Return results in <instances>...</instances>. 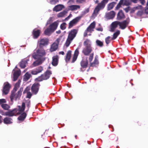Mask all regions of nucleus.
Returning a JSON list of instances; mask_svg holds the SVG:
<instances>
[{
  "label": "nucleus",
  "instance_id": "obj_1",
  "mask_svg": "<svg viewBox=\"0 0 148 148\" xmlns=\"http://www.w3.org/2000/svg\"><path fill=\"white\" fill-rule=\"evenodd\" d=\"M21 82V81L20 80L18 81V82L15 84L13 90L11 92V94L10 97L11 101H12L14 99H15V100H16L18 98L20 97L22 95V92L23 90V88H21L16 93V92L19 87Z\"/></svg>",
  "mask_w": 148,
  "mask_h": 148
},
{
  "label": "nucleus",
  "instance_id": "obj_2",
  "mask_svg": "<svg viewBox=\"0 0 148 148\" xmlns=\"http://www.w3.org/2000/svg\"><path fill=\"white\" fill-rule=\"evenodd\" d=\"M78 31V29H73L68 32L67 38L64 44L66 47H68L76 36Z\"/></svg>",
  "mask_w": 148,
  "mask_h": 148
},
{
  "label": "nucleus",
  "instance_id": "obj_3",
  "mask_svg": "<svg viewBox=\"0 0 148 148\" xmlns=\"http://www.w3.org/2000/svg\"><path fill=\"white\" fill-rule=\"evenodd\" d=\"M108 1L109 0H103L100 3H98L94 10L92 16H97L100 10L105 8L106 4L108 3Z\"/></svg>",
  "mask_w": 148,
  "mask_h": 148
},
{
  "label": "nucleus",
  "instance_id": "obj_4",
  "mask_svg": "<svg viewBox=\"0 0 148 148\" xmlns=\"http://www.w3.org/2000/svg\"><path fill=\"white\" fill-rule=\"evenodd\" d=\"M46 55L45 50L42 48H39L35 50L32 54V57L34 59L42 58Z\"/></svg>",
  "mask_w": 148,
  "mask_h": 148
},
{
  "label": "nucleus",
  "instance_id": "obj_5",
  "mask_svg": "<svg viewBox=\"0 0 148 148\" xmlns=\"http://www.w3.org/2000/svg\"><path fill=\"white\" fill-rule=\"evenodd\" d=\"M92 46H88L84 48L82 51V53L85 56H88L89 55V60L90 62H91L94 57V53L90 54L92 51Z\"/></svg>",
  "mask_w": 148,
  "mask_h": 148
},
{
  "label": "nucleus",
  "instance_id": "obj_6",
  "mask_svg": "<svg viewBox=\"0 0 148 148\" xmlns=\"http://www.w3.org/2000/svg\"><path fill=\"white\" fill-rule=\"evenodd\" d=\"M51 74V71L47 70L44 74L36 78L35 80L38 82H41L43 80H46L49 78Z\"/></svg>",
  "mask_w": 148,
  "mask_h": 148
},
{
  "label": "nucleus",
  "instance_id": "obj_7",
  "mask_svg": "<svg viewBox=\"0 0 148 148\" xmlns=\"http://www.w3.org/2000/svg\"><path fill=\"white\" fill-rule=\"evenodd\" d=\"M82 16H79L71 21L69 24L68 28L70 29L75 25L80 20Z\"/></svg>",
  "mask_w": 148,
  "mask_h": 148
},
{
  "label": "nucleus",
  "instance_id": "obj_8",
  "mask_svg": "<svg viewBox=\"0 0 148 148\" xmlns=\"http://www.w3.org/2000/svg\"><path fill=\"white\" fill-rule=\"evenodd\" d=\"M17 111L18 110L17 108H14L12 110H10L5 112H4L3 111H2L3 112V114H2V115L8 116L9 117L13 116L16 115L15 114H16Z\"/></svg>",
  "mask_w": 148,
  "mask_h": 148
},
{
  "label": "nucleus",
  "instance_id": "obj_9",
  "mask_svg": "<svg viewBox=\"0 0 148 148\" xmlns=\"http://www.w3.org/2000/svg\"><path fill=\"white\" fill-rule=\"evenodd\" d=\"M40 86L39 83H34L32 85L31 90L33 94L36 95L38 93Z\"/></svg>",
  "mask_w": 148,
  "mask_h": 148
},
{
  "label": "nucleus",
  "instance_id": "obj_10",
  "mask_svg": "<svg viewBox=\"0 0 148 148\" xmlns=\"http://www.w3.org/2000/svg\"><path fill=\"white\" fill-rule=\"evenodd\" d=\"M10 87L11 85L8 82H6L5 83L2 90L3 94L7 95L9 92Z\"/></svg>",
  "mask_w": 148,
  "mask_h": 148
},
{
  "label": "nucleus",
  "instance_id": "obj_11",
  "mask_svg": "<svg viewBox=\"0 0 148 148\" xmlns=\"http://www.w3.org/2000/svg\"><path fill=\"white\" fill-rule=\"evenodd\" d=\"M60 40V38H57L55 42L51 45L50 49L51 51H55L57 49Z\"/></svg>",
  "mask_w": 148,
  "mask_h": 148
},
{
  "label": "nucleus",
  "instance_id": "obj_12",
  "mask_svg": "<svg viewBox=\"0 0 148 148\" xmlns=\"http://www.w3.org/2000/svg\"><path fill=\"white\" fill-rule=\"evenodd\" d=\"M81 67L80 68L81 71L83 72L85 69H84L86 68L88 66V62L87 59L86 60L82 59L80 62Z\"/></svg>",
  "mask_w": 148,
  "mask_h": 148
},
{
  "label": "nucleus",
  "instance_id": "obj_13",
  "mask_svg": "<svg viewBox=\"0 0 148 148\" xmlns=\"http://www.w3.org/2000/svg\"><path fill=\"white\" fill-rule=\"evenodd\" d=\"M49 40L47 38L40 39L38 41L39 46L41 47L47 45L48 43Z\"/></svg>",
  "mask_w": 148,
  "mask_h": 148
},
{
  "label": "nucleus",
  "instance_id": "obj_14",
  "mask_svg": "<svg viewBox=\"0 0 148 148\" xmlns=\"http://www.w3.org/2000/svg\"><path fill=\"white\" fill-rule=\"evenodd\" d=\"M38 60L34 62L33 63L34 66H36L41 64L45 60V58H42L37 59Z\"/></svg>",
  "mask_w": 148,
  "mask_h": 148
},
{
  "label": "nucleus",
  "instance_id": "obj_15",
  "mask_svg": "<svg viewBox=\"0 0 148 148\" xmlns=\"http://www.w3.org/2000/svg\"><path fill=\"white\" fill-rule=\"evenodd\" d=\"M129 23V22L127 20L120 22L119 23L120 28L122 29H124L127 27Z\"/></svg>",
  "mask_w": 148,
  "mask_h": 148
},
{
  "label": "nucleus",
  "instance_id": "obj_16",
  "mask_svg": "<svg viewBox=\"0 0 148 148\" xmlns=\"http://www.w3.org/2000/svg\"><path fill=\"white\" fill-rule=\"evenodd\" d=\"M40 31L39 29H34L32 32L33 37L34 39L37 38L40 36Z\"/></svg>",
  "mask_w": 148,
  "mask_h": 148
},
{
  "label": "nucleus",
  "instance_id": "obj_17",
  "mask_svg": "<svg viewBox=\"0 0 148 148\" xmlns=\"http://www.w3.org/2000/svg\"><path fill=\"white\" fill-rule=\"evenodd\" d=\"M119 23L120 21H115L112 22L111 25L110 31L114 32L118 26H119Z\"/></svg>",
  "mask_w": 148,
  "mask_h": 148
},
{
  "label": "nucleus",
  "instance_id": "obj_18",
  "mask_svg": "<svg viewBox=\"0 0 148 148\" xmlns=\"http://www.w3.org/2000/svg\"><path fill=\"white\" fill-rule=\"evenodd\" d=\"M58 25V23L57 21H55L50 24L49 27L53 32L57 28Z\"/></svg>",
  "mask_w": 148,
  "mask_h": 148
},
{
  "label": "nucleus",
  "instance_id": "obj_19",
  "mask_svg": "<svg viewBox=\"0 0 148 148\" xmlns=\"http://www.w3.org/2000/svg\"><path fill=\"white\" fill-rule=\"evenodd\" d=\"M80 7L79 5H72L68 6L67 7L68 11L71 10L73 11L79 9Z\"/></svg>",
  "mask_w": 148,
  "mask_h": 148
},
{
  "label": "nucleus",
  "instance_id": "obj_20",
  "mask_svg": "<svg viewBox=\"0 0 148 148\" xmlns=\"http://www.w3.org/2000/svg\"><path fill=\"white\" fill-rule=\"evenodd\" d=\"M98 56L96 55L95 56L94 60L93 62H90V66L91 67H96L98 65L99 62L97 59Z\"/></svg>",
  "mask_w": 148,
  "mask_h": 148
},
{
  "label": "nucleus",
  "instance_id": "obj_21",
  "mask_svg": "<svg viewBox=\"0 0 148 148\" xmlns=\"http://www.w3.org/2000/svg\"><path fill=\"white\" fill-rule=\"evenodd\" d=\"M18 108L17 110L19 112H17L16 114L17 115H19L24 111L25 108V103L24 102L22 103L21 107L20 106H18Z\"/></svg>",
  "mask_w": 148,
  "mask_h": 148
},
{
  "label": "nucleus",
  "instance_id": "obj_22",
  "mask_svg": "<svg viewBox=\"0 0 148 148\" xmlns=\"http://www.w3.org/2000/svg\"><path fill=\"white\" fill-rule=\"evenodd\" d=\"M125 18V16L122 10H120L117 14V19L121 20Z\"/></svg>",
  "mask_w": 148,
  "mask_h": 148
},
{
  "label": "nucleus",
  "instance_id": "obj_23",
  "mask_svg": "<svg viewBox=\"0 0 148 148\" xmlns=\"http://www.w3.org/2000/svg\"><path fill=\"white\" fill-rule=\"evenodd\" d=\"M28 60L23 59L19 63L20 67L22 69L25 68L26 66V65L27 64Z\"/></svg>",
  "mask_w": 148,
  "mask_h": 148
},
{
  "label": "nucleus",
  "instance_id": "obj_24",
  "mask_svg": "<svg viewBox=\"0 0 148 148\" xmlns=\"http://www.w3.org/2000/svg\"><path fill=\"white\" fill-rule=\"evenodd\" d=\"M64 6L61 4H59L56 5L53 9V11L56 12L61 11L64 8Z\"/></svg>",
  "mask_w": 148,
  "mask_h": 148
},
{
  "label": "nucleus",
  "instance_id": "obj_25",
  "mask_svg": "<svg viewBox=\"0 0 148 148\" xmlns=\"http://www.w3.org/2000/svg\"><path fill=\"white\" fill-rule=\"evenodd\" d=\"M21 74L20 70H17L15 71L13 74V81H15L20 76Z\"/></svg>",
  "mask_w": 148,
  "mask_h": 148
},
{
  "label": "nucleus",
  "instance_id": "obj_26",
  "mask_svg": "<svg viewBox=\"0 0 148 148\" xmlns=\"http://www.w3.org/2000/svg\"><path fill=\"white\" fill-rule=\"evenodd\" d=\"M12 118L9 117H6L3 120V122L4 124H9L12 123Z\"/></svg>",
  "mask_w": 148,
  "mask_h": 148
},
{
  "label": "nucleus",
  "instance_id": "obj_27",
  "mask_svg": "<svg viewBox=\"0 0 148 148\" xmlns=\"http://www.w3.org/2000/svg\"><path fill=\"white\" fill-rule=\"evenodd\" d=\"M58 57L57 56H54L52 58V64L53 66H56L58 64Z\"/></svg>",
  "mask_w": 148,
  "mask_h": 148
},
{
  "label": "nucleus",
  "instance_id": "obj_28",
  "mask_svg": "<svg viewBox=\"0 0 148 148\" xmlns=\"http://www.w3.org/2000/svg\"><path fill=\"white\" fill-rule=\"evenodd\" d=\"M115 13L113 11H112L106 14V16L109 19H112L115 16Z\"/></svg>",
  "mask_w": 148,
  "mask_h": 148
},
{
  "label": "nucleus",
  "instance_id": "obj_29",
  "mask_svg": "<svg viewBox=\"0 0 148 148\" xmlns=\"http://www.w3.org/2000/svg\"><path fill=\"white\" fill-rule=\"evenodd\" d=\"M27 116V114L25 112H24L21 114V115L18 118V119L19 121H23Z\"/></svg>",
  "mask_w": 148,
  "mask_h": 148
},
{
  "label": "nucleus",
  "instance_id": "obj_30",
  "mask_svg": "<svg viewBox=\"0 0 148 148\" xmlns=\"http://www.w3.org/2000/svg\"><path fill=\"white\" fill-rule=\"evenodd\" d=\"M71 51L69 50L68 51L66 54L65 58V61L67 62H68L70 59L71 57Z\"/></svg>",
  "mask_w": 148,
  "mask_h": 148
},
{
  "label": "nucleus",
  "instance_id": "obj_31",
  "mask_svg": "<svg viewBox=\"0 0 148 148\" xmlns=\"http://www.w3.org/2000/svg\"><path fill=\"white\" fill-rule=\"evenodd\" d=\"M53 32L49 27H48L45 30L44 34L46 35L49 36Z\"/></svg>",
  "mask_w": 148,
  "mask_h": 148
},
{
  "label": "nucleus",
  "instance_id": "obj_32",
  "mask_svg": "<svg viewBox=\"0 0 148 148\" xmlns=\"http://www.w3.org/2000/svg\"><path fill=\"white\" fill-rule=\"evenodd\" d=\"M31 77V74L28 72H27L24 76L23 81L25 82L27 81Z\"/></svg>",
  "mask_w": 148,
  "mask_h": 148
},
{
  "label": "nucleus",
  "instance_id": "obj_33",
  "mask_svg": "<svg viewBox=\"0 0 148 148\" xmlns=\"http://www.w3.org/2000/svg\"><path fill=\"white\" fill-rule=\"evenodd\" d=\"M116 3L114 2L110 3L108 5V10H110L112 9L116 4Z\"/></svg>",
  "mask_w": 148,
  "mask_h": 148
},
{
  "label": "nucleus",
  "instance_id": "obj_34",
  "mask_svg": "<svg viewBox=\"0 0 148 148\" xmlns=\"http://www.w3.org/2000/svg\"><path fill=\"white\" fill-rule=\"evenodd\" d=\"M84 45L85 47L88 46H91L90 44V42L89 40L87 39L84 42Z\"/></svg>",
  "mask_w": 148,
  "mask_h": 148
},
{
  "label": "nucleus",
  "instance_id": "obj_35",
  "mask_svg": "<svg viewBox=\"0 0 148 148\" xmlns=\"http://www.w3.org/2000/svg\"><path fill=\"white\" fill-rule=\"evenodd\" d=\"M67 13V12L65 10H64L59 13L57 15V16L58 18L62 17L64 16Z\"/></svg>",
  "mask_w": 148,
  "mask_h": 148
},
{
  "label": "nucleus",
  "instance_id": "obj_36",
  "mask_svg": "<svg viewBox=\"0 0 148 148\" xmlns=\"http://www.w3.org/2000/svg\"><path fill=\"white\" fill-rule=\"evenodd\" d=\"M120 32L119 30H118L117 31L114 33L113 36V37L111 38L112 40H114L116 39L117 37L120 34Z\"/></svg>",
  "mask_w": 148,
  "mask_h": 148
},
{
  "label": "nucleus",
  "instance_id": "obj_37",
  "mask_svg": "<svg viewBox=\"0 0 148 148\" xmlns=\"http://www.w3.org/2000/svg\"><path fill=\"white\" fill-rule=\"evenodd\" d=\"M27 91V90L26 88L23 91V93L24 94L27 92V95L26 96V98L30 99L31 98L32 95L31 92L29 91Z\"/></svg>",
  "mask_w": 148,
  "mask_h": 148
},
{
  "label": "nucleus",
  "instance_id": "obj_38",
  "mask_svg": "<svg viewBox=\"0 0 148 148\" xmlns=\"http://www.w3.org/2000/svg\"><path fill=\"white\" fill-rule=\"evenodd\" d=\"M2 108L4 110H8L10 108V106L7 104H2L1 105Z\"/></svg>",
  "mask_w": 148,
  "mask_h": 148
},
{
  "label": "nucleus",
  "instance_id": "obj_39",
  "mask_svg": "<svg viewBox=\"0 0 148 148\" xmlns=\"http://www.w3.org/2000/svg\"><path fill=\"white\" fill-rule=\"evenodd\" d=\"M96 43L97 46H99L100 47H103V42L98 40H96Z\"/></svg>",
  "mask_w": 148,
  "mask_h": 148
},
{
  "label": "nucleus",
  "instance_id": "obj_40",
  "mask_svg": "<svg viewBox=\"0 0 148 148\" xmlns=\"http://www.w3.org/2000/svg\"><path fill=\"white\" fill-rule=\"evenodd\" d=\"M38 73H40L42 72L43 70V67L42 66H39L36 68V69Z\"/></svg>",
  "mask_w": 148,
  "mask_h": 148
},
{
  "label": "nucleus",
  "instance_id": "obj_41",
  "mask_svg": "<svg viewBox=\"0 0 148 148\" xmlns=\"http://www.w3.org/2000/svg\"><path fill=\"white\" fill-rule=\"evenodd\" d=\"M112 40L110 36H108L105 38V42L107 45H108Z\"/></svg>",
  "mask_w": 148,
  "mask_h": 148
},
{
  "label": "nucleus",
  "instance_id": "obj_42",
  "mask_svg": "<svg viewBox=\"0 0 148 148\" xmlns=\"http://www.w3.org/2000/svg\"><path fill=\"white\" fill-rule=\"evenodd\" d=\"M123 0H121L118 4L117 5L116 7V9L117 10L119 9L121 7V5L123 4Z\"/></svg>",
  "mask_w": 148,
  "mask_h": 148
},
{
  "label": "nucleus",
  "instance_id": "obj_43",
  "mask_svg": "<svg viewBox=\"0 0 148 148\" xmlns=\"http://www.w3.org/2000/svg\"><path fill=\"white\" fill-rule=\"evenodd\" d=\"M124 1V4L126 6L130 5L131 4V2L130 0H123Z\"/></svg>",
  "mask_w": 148,
  "mask_h": 148
},
{
  "label": "nucleus",
  "instance_id": "obj_44",
  "mask_svg": "<svg viewBox=\"0 0 148 148\" xmlns=\"http://www.w3.org/2000/svg\"><path fill=\"white\" fill-rule=\"evenodd\" d=\"M66 23H63L61 24L60 25V29L62 30L65 29L66 28Z\"/></svg>",
  "mask_w": 148,
  "mask_h": 148
},
{
  "label": "nucleus",
  "instance_id": "obj_45",
  "mask_svg": "<svg viewBox=\"0 0 148 148\" xmlns=\"http://www.w3.org/2000/svg\"><path fill=\"white\" fill-rule=\"evenodd\" d=\"M96 23L95 21H93L89 25V27H90L93 29L95 28Z\"/></svg>",
  "mask_w": 148,
  "mask_h": 148
},
{
  "label": "nucleus",
  "instance_id": "obj_46",
  "mask_svg": "<svg viewBox=\"0 0 148 148\" xmlns=\"http://www.w3.org/2000/svg\"><path fill=\"white\" fill-rule=\"evenodd\" d=\"M59 2L58 0H51L50 1V3L51 4H55Z\"/></svg>",
  "mask_w": 148,
  "mask_h": 148
},
{
  "label": "nucleus",
  "instance_id": "obj_47",
  "mask_svg": "<svg viewBox=\"0 0 148 148\" xmlns=\"http://www.w3.org/2000/svg\"><path fill=\"white\" fill-rule=\"evenodd\" d=\"M89 8H88L85 9L82 12V13L83 14H85L88 13L89 11Z\"/></svg>",
  "mask_w": 148,
  "mask_h": 148
},
{
  "label": "nucleus",
  "instance_id": "obj_48",
  "mask_svg": "<svg viewBox=\"0 0 148 148\" xmlns=\"http://www.w3.org/2000/svg\"><path fill=\"white\" fill-rule=\"evenodd\" d=\"M77 56L73 55V58H72V61H71L72 63L74 62L76 60Z\"/></svg>",
  "mask_w": 148,
  "mask_h": 148
},
{
  "label": "nucleus",
  "instance_id": "obj_49",
  "mask_svg": "<svg viewBox=\"0 0 148 148\" xmlns=\"http://www.w3.org/2000/svg\"><path fill=\"white\" fill-rule=\"evenodd\" d=\"M86 30L88 32H90V33H91L94 31L93 29H92V28H91L90 27H89V26L87 27Z\"/></svg>",
  "mask_w": 148,
  "mask_h": 148
},
{
  "label": "nucleus",
  "instance_id": "obj_50",
  "mask_svg": "<svg viewBox=\"0 0 148 148\" xmlns=\"http://www.w3.org/2000/svg\"><path fill=\"white\" fill-rule=\"evenodd\" d=\"M86 2V0H76V2L77 3H82Z\"/></svg>",
  "mask_w": 148,
  "mask_h": 148
},
{
  "label": "nucleus",
  "instance_id": "obj_51",
  "mask_svg": "<svg viewBox=\"0 0 148 148\" xmlns=\"http://www.w3.org/2000/svg\"><path fill=\"white\" fill-rule=\"evenodd\" d=\"M6 100L5 99H0V104L1 105L2 104H3V103H6Z\"/></svg>",
  "mask_w": 148,
  "mask_h": 148
},
{
  "label": "nucleus",
  "instance_id": "obj_52",
  "mask_svg": "<svg viewBox=\"0 0 148 148\" xmlns=\"http://www.w3.org/2000/svg\"><path fill=\"white\" fill-rule=\"evenodd\" d=\"M79 49L77 48L75 50V53L74 55H75V56H78L79 54Z\"/></svg>",
  "mask_w": 148,
  "mask_h": 148
},
{
  "label": "nucleus",
  "instance_id": "obj_53",
  "mask_svg": "<svg viewBox=\"0 0 148 148\" xmlns=\"http://www.w3.org/2000/svg\"><path fill=\"white\" fill-rule=\"evenodd\" d=\"M27 106L28 107V109L30 107V100H28L26 102Z\"/></svg>",
  "mask_w": 148,
  "mask_h": 148
},
{
  "label": "nucleus",
  "instance_id": "obj_54",
  "mask_svg": "<svg viewBox=\"0 0 148 148\" xmlns=\"http://www.w3.org/2000/svg\"><path fill=\"white\" fill-rule=\"evenodd\" d=\"M31 73L32 75H37L38 74L36 70L35 69V70H34L32 71L31 72Z\"/></svg>",
  "mask_w": 148,
  "mask_h": 148
},
{
  "label": "nucleus",
  "instance_id": "obj_55",
  "mask_svg": "<svg viewBox=\"0 0 148 148\" xmlns=\"http://www.w3.org/2000/svg\"><path fill=\"white\" fill-rule=\"evenodd\" d=\"M137 15L141 16L143 14V12L141 11H139L137 12Z\"/></svg>",
  "mask_w": 148,
  "mask_h": 148
},
{
  "label": "nucleus",
  "instance_id": "obj_56",
  "mask_svg": "<svg viewBox=\"0 0 148 148\" xmlns=\"http://www.w3.org/2000/svg\"><path fill=\"white\" fill-rule=\"evenodd\" d=\"M129 8L130 7H128L124 9V10L127 13L129 12L130 10Z\"/></svg>",
  "mask_w": 148,
  "mask_h": 148
},
{
  "label": "nucleus",
  "instance_id": "obj_57",
  "mask_svg": "<svg viewBox=\"0 0 148 148\" xmlns=\"http://www.w3.org/2000/svg\"><path fill=\"white\" fill-rule=\"evenodd\" d=\"M132 3H136L138 1V0H130Z\"/></svg>",
  "mask_w": 148,
  "mask_h": 148
},
{
  "label": "nucleus",
  "instance_id": "obj_58",
  "mask_svg": "<svg viewBox=\"0 0 148 148\" xmlns=\"http://www.w3.org/2000/svg\"><path fill=\"white\" fill-rule=\"evenodd\" d=\"M88 32L86 30L84 33V37L86 36L87 35V33Z\"/></svg>",
  "mask_w": 148,
  "mask_h": 148
},
{
  "label": "nucleus",
  "instance_id": "obj_59",
  "mask_svg": "<svg viewBox=\"0 0 148 148\" xmlns=\"http://www.w3.org/2000/svg\"><path fill=\"white\" fill-rule=\"evenodd\" d=\"M96 30L98 31L102 32L103 31V29L101 27H100L99 28H97L96 29Z\"/></svg>",
  "mask_w": 148,
  "mask_h": 148
},
{
  "label": "nucleus",
  "instance_id": "obj_60",
  "mask_svg": "<svg viewBox=\"0 0 148 148\" xmlns=\"http://www.w3.org/2000/svg\"><path fill=\"white\" fill-rule=\"evenodd\" d=\"M140 2L143 5L145 3V0H139Z\"/></svg>",
  "mask_w": 148,
  "mask_h": 148
},
{
  "label": "nucleus",
  "instance_id": "obj_61",
  "mask_svg": "<svg viewBox=\"0 0 148 148\" xmlns=\"http://www.w3.org/2000/svg\"><path fill=\"white\" fill-rule=\"evenodd\" d=\"M145 12L147 14H148V7L145 9Z\"/></svg>",
  "mask_w": 148,
  "mask_h": 148
},
{
  "label": "nucleus",
  "instance_id": "obj_62",
  "mask_svg": "<svg viewBox=\"0 0 148 148\" xmlns=\"http://www.w3.org/2000/svg\"><path fill=\"white\" fill-rule=\"evenodd\" d=\"M61 33V31L60 30H58V31H56V34H60Z\"/></svg>",
  "mask_w": 148,
  "mask_h": 148
},
{
  "label": "nucleus",
  "instance_id": "obj_63",
  "mask_svg": "<svg viewBox=\"0 0 148 148\" xmlns=\"http://www.w3.org/2000/svg\"><path fill=\"white\" fill-rule=\"evenodd\" d=\"M59 54H62V55H64V51H60L59 52Z\"/></svg>",
  "mask_w": 148,
  "mask_h": 148
},
{
  "label": "nucleus",
  "instance_id": "obj_64",
  "mask_svg": "<svg viewBox=\"0 0 148 148\" xmlns=\"http://www.w3.org/2000/svg\"><path fill=\"white\" fill-rule=\"evenodd\" d=\"M70 18V15H69V16H67V17L65 19V20H68Z\"/></svg>",
  "mask_w": 148,
  "mask_h": 148
}]
</instances>
